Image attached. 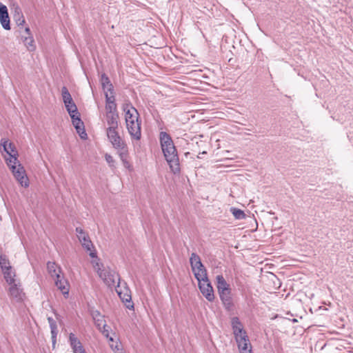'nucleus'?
<instances>
[{
    "label": "nucleus",
    "instance_id": "423d86ee",
    "mask_svg": "<svg viewBox=\"0 0 353 353\" xmlns=\"http://www.w3.org/2000/svg\"><path fill=\"white\" fill-rule=\"evenodd\" d=\"M14 175L15 179L23 187L27 188L29 186V180L23 166L18 161V163H11L7 165Z\"/></svg>",
    "mask_w": 353,
    "mask_h": 353
},
{
    "label": "nucleus",
    "instance_id": "b1692460",
    "mask_svg": "<svg viewBox=\"0 0 353 353\" xmlns=\"http://www.w3.org/2000/svg\"><path fill=\"white\" fill-rule=\"evenodd\" d=\"M2 272L3 274L4 279L9 285H12L15 282V272L12 270V268H9V270L8 271H3Z\"/></svg>",
    "mask_w": 353,
    "mask_h": 353
},
{
    "label": "nucleus",
    "instance_id": "5701e85b",
    "mask_svg": "<svg viewBox=\"0 0 353 353\" xmlns=\"http://www.w3.org/2000/svg\"><path fill=\"white\" fill-rule=\"evenodd\" d=\"M14 20L15 21V23L17 25V26L20 28H22L26 23L24 16L19 8H17L15 10V13L14 14Z\"/></svg>",
    "mask_w": 353,
    "mask_h": 353
},
{
    "label": "nucleus",
    "instance_id": "412c9836",
    "mask_svg": "<svg viewBox=\"0 0 353 353\" xmlns=\"http://www.w3.org/2000/svg\"><path fill=\"white\" fill-rule=\"evenodd\" d=\"M216 288L218 292H223L230 290V286L226 282L225 279L222 275H218L216 277Z\"/></svg>",
    "mask_w": 353,
    "mask_h": 353
},
{
    "label": "nucleus",
    "instance_id": "a211bd4d",
    "mask_svg": "<svg viewBox=\"0 0 353 353\" xmlns=\"http://www.w3.org/2000/svg\"><path fill=\"white\" fill-rule=\"evenodd\" d=\"M118 114L116 112H106V121L108 127L107 128H118Z\"/></svg>",
    "mask_w": 353,
    "mask_h": 353
},
{
    "label": "nucleus",
    "instance_id": "c756f323",
    "mask_svg": "<svg viewBox=\"0 0 353 353\" xmlns=\"http://www.w3.org/2000/svg\"><path fill=\"white\" fill-rule=\"evenodd\" d=\"M112 343H111L110 345V347L111 349L115 352V353H125L123 351V349L121 347V345L119 342H115V344L114 343V341L112 342Z\"/></svg>",
    "mask_w": 353,
    "mask_h": 353
},
{
    "label": "nucleus",
    "instance_id": "473e14b6",
    "mask_svg": "<svg viewBox=\"0 0 353 353\" xmlns=\"http://www.w3.org/2000/svg\"><path fill=\"white\" fill-rule=\"evenodd\" d=\"M105 109L107 112H115L117 110V104L115 103H109V104H105Z\"/></svg>",
    "mask_w": 353,
    "mask_h": 353
},
{
    "label": "nucleus",
    "instance_id": "ddd939ff",
    "mask_svg": "<svg viewBox=\"0 0 353 353\" xmlns=\"http://www.w3.org/2000/svg\"><path fill=\"white\" fill-rule=\"evenodd\" d=\"M71 119L72 120V124L80 137L83 139H85L87 138V134L84 128V124L79 117V114L72 115Z\"/></svg>",
    "mask_w": 353,
    "mask_h": 353
},
{
    "label": "nucleus",
    "instance_id": "bb28decb",
    "mask_svg": "<svg viewBox=\"0 0 353 353\" xmlns=\"http://www.w3.org/2000/svg\"><path fill=\"white\" fill-rule=\"evenodd\" d=\"M219 296L224 305L231 304L230 289L223 292H219Z\"/></svg>",
    "mask_w": 353,
    "mask_h": 353
},
{
    "label": "nucleus",
    "instance_id": "f8f14e48",
    "mask_svg": "<svg viewBox=\"0 0 353 353\" xmlns=\"http://www.w3.org/2000/svg\"><path fill=\"white\" fill-rule=\"evenodd\" d=\"M76 232L77 236L81 243V245L87 250L90 251V253L91 252H95V250L93 249V244L92 241L90 239L89 236L88 234L81 228H76Z\"/></svg>",
    "mask_w": 353,
    "mask_h": 353
},
{
    "label": "nucleus",
    "instance_id": "7ed1b4c3",
    "mask_svg": "<svg viewBox=\"0 0 353 353\" xmlns=\"http://www.w3.org/2000/svg\"><path fill=\"white\" fill-rule=\"evenodd\" d=\"M89 255L92 259L91 263L94 270L108 286L113 287L115 286L116 283L121 282L120 276L115 271L103 267V265L100 263L96 252H91Z\"/></svg>",
    "mask_w": 353,
    "mask_h": 353
},
{
    "label": "nucleus",
    "instance_id": "4be33fe9",
    "mask_svg": "<svg viewBox=\"0 0 353 353\" xmlns=\"http://www.w3.org/2000/svg\"><path fill=\"white\" fill-rule=\"evenodd\" d=\"M100 81L104 92L113 91V85L105 74H101Z\"/></svg>",
    "mask_w": 353,
    "mask_h": 353
},
{
    "label": "nucleus",
    "instance_id": "dca6fc26",
    "mask_svg": "<svg viewBox=\"0 0 353 353\" xmlns=\"http://www.w3.org/2000/svg\"><path fill=\"white\" fill-rule=\"evenodd\" d=\"M69 342L74 353H85V351L78 338L73 333L69 335Z\"/></svg>",
    "mask_w": 353,
    "mask_h": 353
},
{
    "label": "nucleus",
    "instance_id": "f03ea898",
    "mask_svg": "<svg viewBox=\"0 0 353 353\" xmlns=\"http://www.w3.org/2000/svg\"><path fill=\"white\" fill-rule=\"evenodd\" d=\"M123 110L125 113L126 128L129 134L132 139L139 140L141 137V130L137 110L130 103H125L123 105Z\"/></svg>",
    "mask_w": 353,
    "mask_h": 353
},
{
    "label": "nucleus",
    "instance_id": "393cba45",
    "mask_svg": "<svg viewBox=\"0 0 353 353\" xmlns=\"http://www.w3.org/2000/svg\"><path fill=\"white\" fill-rule=\"evenodd\" d=\"M23 41L29 51H34L36 48L32 36L23 37Z\"/></svg>",
    "mask_w": 353,
    "mask_h": 353
},
{
    "label": "nucleus",
    "instance_id": "a878e982",
    "mask_svg": "<svg viewBox=\"0 0 353 353\" xmlns=\"http://www.w3.org/2000/svg\"><path fill=\"white\" fill-rule=\"evenodd\" d=\"M0 267L2 272L8 271L9 268H12L8 257L4 254L0 255Z\"/></svg>",
    "mask_w": 353,
    "mask_h": 353
},
{
    "label": "nucleus",
    "instance_id": "0eeeda50",
    "mask_svg": "<svg viewBox=\"0 0 353 353\" xmlns=\"http://www.w3.org/2000/svg\"><path fill=\"white\" fill-rule=\"evenodd\" d=\"M116 292L125 307L128 309H133L134 305L132 302L131 291L125 282H119L116 286Z\"/></svg>",
    "mask_w": 353,
    "mask_h": 353
},
{
    "label": "nucleus",
    "instance_id": "c85d7f7f",
    "mask_svg": "<svg viewBox=\"0 0 353 353\" xmlns=\"http://www.w3.org/2000/svg\"><path fill=\"white\" fill-rule=\"evenodd\" d=\"M230 212L236 219L241 220L245 218V214L240 209L236 208H231Z\"/></svg>",
    "mask_w": 353,
    "mask_h": 353
},
{
    "label": "nucleus",
    "instance_id": "f3484780",
    "mask_svg": "<svg viewBox=\"0 0 353 353\" xmlns=\"http://www.w3.org/2000/svg\"><path fill=\"white\" fill-rule=\"evenodd\" d=\"M55 285L59 289L61 292L65 295L69 293V283L68 281L60 275L59 278H54Z\"/></svg>",
    "mask_w": 353,
    "mask_h": 353
},
{
    "label": "nucleus",
    "instance_id": "2eb2a0df",
    "mask_svg": "<svg viewBox=\"0 0 353 353\" xmlns=\"http://www.w3.org/2000/svg\"><path fill=\"white\" fill-rule=\"evenodd\" d=\"M0 22L2 27L6 30H10V17L7 7L0 3Z\"/></svg>",
    "mask_w": 353,
    "mask_h": 353
},
{
    "label": "nucleus",
    "instance_id": "6ab92c4d",
    "mask_svg": "<svg viewBox=\"0 0 353 353\" xmlns=\"http://www.w3.org/2000/svg\"><path fill=\"white\" fill-rule=\"evenodd\" d=\"M47 269L50 276L54 278H59L61 273V269L54 262H48L47 263Z\"/></svg>",
    "mask_w": 353,
    "mask_h": 353
},
{
    "label": "nucleus",
    "instance_id": "6e6552de",
    "mask_svg": "<svg viewBox=\"0 0 353 353\" xmlns=\"http://www.w3.org/2000/svg\"><path fill=\"white\" fill-rule=\"evenodd\" d=\"M0 145L3 146V150L8 154V157H5V161L7 165H11V163H18V151L12 142H9L6 139L1 140Z\"/></svg>",
    "mask_w": 353,
    "mask_h": 353
},
{
    "label": "nucleus",
    "instance_id": "e433bc0d",
    "mask_svg": "<svg viewBox=\"0 0 353 353\" xmlns=\"http://www.w3.org/2000/svg\"><path fill=\"white\" fill-rule=\"evenodd\" d=\"M25 32L26 33V34H27L28 36H32V35H31V32H30V30L29 27H26V28H25Z\"/></svg>",
    "mask_w": 353,
    "mask_h": 353
},
{
    "label": "nucleus",
    "instance_id": "7c9ffc66",
    "mask_svg": "<svg viewBox=\"0 0 353 353\" xmlns=\"http://www.w3.org/2000/svg\"><path fill=\"white\" fill-rule=\"evenodd\" d=\"M105 101L106 104H109V103H115V99L114 95V92H105Z\"/></svg>",
    "mask_w": 353,
    "mask_h": 353
},
{
    "label": "nucleus",
    "instance_id": "72a5a7b5",
    "mask_svg": "<svg viewBox=\"0 0 353 353\" xmlns=\"http://www.w3.org/2000/svg\"><path fill=\"white\" fill-rule=\"evenodd\" d=\"M105 159L107 163L110 166H114V160L113 157L110 154H106L105 156Z\"/></svg>",
    "mask_w": 353,
    "mask_h": 353
},
{
    "label": "nucleus",
    "instance_id": "c9c22d12",
    "mask_svg": "<svg viewBox=\"0 0 353 353\" xmlns=\"http://www.w3.org/2000/svg\"><path fill=\"white\" fill-rule=\"evenodd\" d=\"M52 338H57L58 334L57 327H54L53 329H50Z\"/></svg>",
    "mask_w": 353,
    "mask_h": 353
},
{
    "label": "nucleus",
    "instance_id": "cd10ccee",
    "mask_svg": "<svg viewBox=\"0 0 353 353\" xmlns=\"http://www.w3.org/2000/svg\"><path fill=\"white\" fill-rule=\"evenodd\" d=\"M93 319L94 321V323L99 330H101V327H103V325H106L105 323L103 316H101L97 311L96 312V314H93Z\"/></svg>",
    "mask_w": 353,
    "mask_h": 353
},
{
    "label": "nucleus",
    "instance_id": "9d476101",
    "mask_svg": "<svg viewBox=\"0 0 353 353\" xmlns=\"http://www.w3.org/2000/svg\"><path fill=\"white\" fill-rule=\"evenodd\" d=\"M61 94L63 97V101L66 108L67 111L68 112L70 117L72 115H77L79 114L77 110V105L73 102L71 94H70L68 90L66 87H63L61 90Z\"/></svg>",
    "mask_w": 353,
    "mask_h": 353
},
{
    "label": "nucleus",
    "instance_id": "aec40b11",
    "mask_svg": "<svg viewBox=\"0 0 353 353\" xmlns=\"http://www.w3.org/2000/svg\"><path fill=\"white\" fill-rule=\"evenodd\" d=\"M118 154H119V157L123 163V166L126 169L131 170L132 165H131L130 163L129 162V161L128 160V147L119 150Z\"/></svg>",
    "mask_w": 353,
    "mask_h": 353
},
{
    "label": "nucleus",
    "instance_id": "4c0bfd02",
    "mask_svg": "<svg viewBox=\"0 0 353 353\" xmlns=\"http://www.w3.org/2000/svg\"><path fill=\"white\" fill-rule=\"evenodd\" d=\"M52 345L54 346L57 342V338H52Z\"/></svg>",
    "mask_w": 353,
    "mask_h": 353
},
{
    "label": "nucleus",
    "instance_id": "f257e3e1",
    "mask_svg": "<svg viewBox=\"0 0 353 353\" xmlns=\"http://www.w3.org/2000/svg\"><path fill=\"white\" fill-rule=\"evenodd\" d=\"M161 148L171 171L176 174L180 172L179 159L176 149L170 134L165 132L159 134Z\"/></svg>",
    "mask_w": 353,
    "mask_h": 353
},
{
    "label": "nucleus",
    "instance_id": "20e7f679",
    "mask_svg": "<svg viewBox=\"0 0 353 353\" xmlns=\"http://www.w3.org/2000/svg\"><path fill=\"white\" fill-rule=\"evenodd\" d=\"M231 325L240 353H252L249 337L238 317H233Z\"/></svg>",
    "mask_w": 353,
    "mask_h": 353
},
{
    "label": "nucleus",
    "instance_id": "39448f33",
    "mask_svg": "<svg viewBox=\"0 0 353 353\" xmlns=\"http://www.w3.org/2000/svg\"><path fill=\"white\" fill-rule=\"evenodd\" d=\"M190 263L192 272L197 281L203 280L207 277V271L201 263L199 256L196 253H192Z\"/></svg>",
    "mask_w": 353,
    "mask_h": 353
},
{
    "label": "nucleus",
    "instance_id": "9b49d317",
    "mask_svg": "<svg viewBox=\"0 0 353 353\" xmlns=\"http://www.w3.org/2000/svg\"><path fill=\"white\" fill-rule=\"evenodd\" d=\"M198 282L199 288L202 294L208 301H213L214 300V290L211 283L208 279V276L206 279H203L202 281H198Z\"/></svg>",
    "mask_w": 353,
    "mask_h": 353
},
{
    "label": "nucleus",
    "instance_id": "1a4fd4ad",
    "mask_svg": "<svg viewBox=\"0 0 353 353\" xmlns=\"http://www.w3.org/2000/svg\"><path fill=\"white\" fill-rule=\"evenodd\" d=\"M106 133L108 140L117 151L127 147L125 141L119 136L117 129L107 128Z\"/></svg>",
    "mask_w": 353,
    "mask_h": 353
},
{
    "label": "nucleus",
    "instance_id": "2f4dec72",
    "mask_svg": "<svg viewBox=\"0 0 353 353\" xmlns=\"http://www.w3.org/2000/svg\"><path fill=\"white\" fill-rule=\"evenodd\" d=\"M102 334L109 339L110 342H113V338L109 336V327L107 325H103L101 330H99Z\"/></svg>",
    "mask_w": 353,
    "mask_h": 353
},
{
    "label": "nucleus",
    "instance_id": "4468645a",
    "mask_svg": "<svg viewBox=\"0 0 353 353\" xmlns=\"http://www.w3.org/2000/svg\"><path fill=\"white\" fill-rule=\"evenodd\" d=\"M9 288V294L10 296L15 299L17 301H20L23 300L24 296V293L23 292V290L21 288V285L19 283H16L14 282L12 285H10Z\"/></svg>",
    "mask_w": 353,
    "mask_h": 353
},
{
    "label": "nucleus",
    "instance_id": "f704fd0d",
    "mask_svg": "<svg viewBox=\"0 0 353 353\" xmlns=\"http://www.w3.org/2000/svg\"><path fill=\"white\" fill-rule=\"evenodd\" d=\"M48 321L49 323V325L50 329H53L54 327H57L56 321L53 319L52 317H48Z\"/></svg>",
    "mask_w": 353,
    "mask_h": 353
}]
</instances>
